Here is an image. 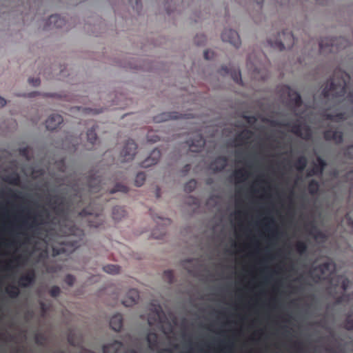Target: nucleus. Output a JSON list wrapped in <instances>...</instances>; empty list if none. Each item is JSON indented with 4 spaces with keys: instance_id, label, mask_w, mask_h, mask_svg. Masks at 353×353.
Returning <instances> with one entry per match:
<instances>
[{
    "instance_id": "obj_5",
    "label": "nucleus",
    "mask_w": 353,
    "mask_h": 353,
    "mask_svg": "<svg viewBox=\"0 0 353 353\" xmlns=\"http://www.w3.org/2000/svg\"><path fill=\"white\" fill-rule=\"evenodd\" d=\"M268 43L271 47L282 51L291 48L293 46L294 44V37L290 31L285 30L279 34V39L274 41L269 39Z\"/></svg>"
},
{
    "instance_id": "obj_19",
    "label": "nucleus",
    "mask_w": 353,
    "mask_h": 353,
    "mask_svg": "<svg viewBox=\"0 0 353 353\" xmlns=\"http://www.w3.org/2000/svg\"><path fill=\"white\" fill-rule=\"evenodd\" d=\"M35 273L34 270L28 272L24 275H22L18 281V284L20 287L26 288L34 283L35 281Z\"/></svg>"
},
{
    "instance_id": "obj_39",
    "label": "nucleus",
    "mask_w": 353,
    "mask_h": 353,
    "mask_svg": "<svg viewBox=\"0 0 353 353\" xmlns=\"http://www.w3.org/2000/svg\"><path fill=\"white\" fill-rule=\"evenodd\" d=\"M103 270L107 273L114 274L120 272V267L117 265H107L103 267Z\"/></svg>"
},
{
    "instance_id": "obj_12",
    "label": "nucleus",
    "mask_w": 353,
    "mask_h": 353,
    "mask_svg": "<svg viewBox=\"0 0 353 353\" xmlns=\"http://www.w3.org/2000/svg\"><path fill=\"white\" fill-rule=\"evenodd\" d=\"M65 199L58 195L52 196L50 198L49 203L54 213L58 216H62L65 213L64 205Z\"/></svg>"
},
{
    "instance_id": "obj_27",
    "label": "nucleus",
    "mask_w": 353,
    "mask_h": 353,
    "mask_svg": "<svg viewBox=\"0 0 353 353\" xmlns=\"http://www.w3.org/2000/svg\"><path fill=\"white\" fill-rule=\"evenodd\" d=\"M310 230L308 231L310 235H311L315 239H322L325 240L326 239L325 234L319 230L316 225L312 222L310 223Z\"/></svg>"
},
{
    "instance_id": "obj_35",
    "label": "nucleus",
    "mask_w": 353,
    "mask_h": 353,
    "mask_svg": "<svg viewBox=\"0 0 353 353\" xmlns=\"http://www.w3.org/2000/svg\"><path fill=\"white\" fill-rule=\"evenodd\" d=\"M319 183L317 181L312 179L311 180L307 186L308 192L311 195H316L319 191Z\"/></svg>"
},
{
    "instance_id": "obj_17",
    "label": "nucleus",
    "mask_w": 353,
    "mask_h": 353,
    "mask_svg": "<svg viewBox=\"0 0 353 353\" xmlns=\"http://www.w3.org/2000/svg\"><path fill=\"white\" fill-rule=\"evenodd\" d=\"M63 119L60 114H52L46 121V128L54 130L63 122Z\"/></svg>"
},
{
    "instance_id": "obj_32",
    "label": "nucleus",
    "mask_w": 353,
    "mask_h": 353,
    "mask_svg": "<svg viewBox=\"0 0 353 353\" xmlns=\"http://www.w3.org/2000/svg\"><path fill=\"white\" fill-rule=\"evenodd\" d=\"M126 214V212L123 207L116 206L112 210V218L114 220H120L124 217Z\"/></svg>"
},
{
    "instance_id": "obj_54",
    "label": "nucleus",
    "mask_w": 353,
    "mask_h": 353,
    "mask_svg": "<svg viewBox=\"0 0 353 353\" xmlns=\"http://www.w3.org/2000/svg\"><path fill=\"white\" fill-rule=\"evenodd\" d=\"M45 341V338L43 335L37 334L34 336V341L39 345H42L43 344V341Z\"/></svg>"
},
{
    "instance_id": "obj_36",
    "label": "nucleus",
    "mask_w": 353,
    "mask_h": 353,
    "mask_svg": "<svg viewBox=\"0 0 353 353\" xmlns=\"http://www.w3.org/2000/svg\"><path fill=\"white\" fill-rule=\"evenodd\" d=\"M233 176L235 181L239 183L245 180L248 176V172L243 169H239L234 171Z\"/></svg>"
},
{
    "instance_id": "obj_41",
    "label": "nucleus",
    "mask_w": 353,
    "mask_h": 353,
    "mask_svg": "<svg viewBox=\"0 0 353 353\" xmlns=\"http://www.w3.org/2000/svg\"><path fill=\"white\" fill-rule=\"evenodd\" d=\"M350 294L343 293L342 295L338 296L335 300V303L336 305H340L343 303H348L350 301Z\"/></svg>"
},
{
    "instance_id": "obj_46",
    "label": "nucleus",
    "mask_w": 353,
    "mask_h": 353,
    "mask_svg": "<svg viewBox=\"0 0 353 353\" xmlns=\"http://www.w3.org/2000/svg\"><path fill=\"white\" fill-rule=\"evenodd\" d=\"M5 194L12 199H19V196L14 190L11 189L8 190L7 192L0 191V197H3Z\"/></svg>"
},
{
    "instance_id": "obj_29",
    "label": "nucleus",
    "mask_w": 353,
    "mask_h": 353,
    "mask_svg": "<svg viewBox=\"0 0 353 353\" xmlns=\"http://www.w3.org/2000/svg\"><path fill=\"white\" fill-rule=\"evenodd\" d=\"M3 181L8 184L13 185H19L21 182L20 176L19 175L16 173L13 172L8 176H6Z\"/></svg>"
},
{
    "instance_id": "obj_60",
    "label": "nucleus",
    "mask_w": 353,
    "mask_h": 353,
    "mask_svg": "<svg viewBox=\"0 0 353 353\" xmlns=\"http://www.w3.org/2000/svg\"><path fill=\"white\" fill-rule=\"evenodd\" d=\"M345 219H346V221H347V224L348 226L350 227L351 230H352V234H353V220L352 219H351L350 216H349V214H347L345 216Z\"/></svg>"
},
{
    "instance_id": "obj_47",
    "label": "nucleus",
    "mask_w": 353,
    "mask_h": 353,
    "mask_svg": "<svg viewBox=\"0 0 353 353\" xmlns=\"http://www.w3.org/2000/svg\"><path fill=\"white\" fill-rule=\"evenodd\" d=\"M206 37L204 34H197L194 38V43L197 46H203L205 43Z\"/></svg>"
},
{
    "instance_id": "obj_30",
    "label": "nucleus",
    "mask_w": 353,
    "mask_h": 353,
    "mask_svg": "<svg viewBox=\"0 0 353 353\" xmlns=\"http://www.w3.org/2000/svg\"><path fill=\"white\" fill-rule=\"evenodd\" d=\"M146 340L150 349L153 350L158 346V335L157 333L149 332L147 335Z\"/></svg>"
},
{
    "instance_id": "obj_42",
    "label": "nucleus",
    "mask_w": 353,
    "mask_h": 353,
    "mask_svg": "<svg viewBox=\"0 0 353 353\" xmlns=\"http://www.w3.org/2000/svg\"><path fill=\"white\" fill-rule=\"evenodd\" d=\"M196 181L195 179H191L187 182L184 185V191L190 193L192 192L196 187Z\"/></svg>"
},
{
    "instance_id": "obj_4",
    "label": "nucleus",
    "mask_w": 353,
    "mask_h": 353,
    "mask_svg": "<svg viewBox=\"0 0 353 353\" xmlns=\"http://www.w3.org/2000/svg\"><path fill=\"white\" fill-rule=\"evenodd\" d=\"M271 124L274 126L290 128V131L292 133L305 140H309L312 137V132L310 128L308 125L303 126L299 122L291 123L290 122H279L277 121H272Z\"/></svg>"
},
{
    "instance_id": "obj_38",
    "label": "nucleus",
    "mask_w": 353,
    "mask_h": 353,
    "mask_svg": "<svg viewBox=\"0 0 353 353\" xmlns=\"http://www.w3.org/2000/svg\"><path fill=\"white\" fill-rule=\"evenodd\" d=\"M6 293L10 298L15 299L19 295V290L16 285H11L6 288Z\"/></svg>"
},
{
    "instance_id": "obj_58",
    "label": "nucleus",
    "mask_w": 353,
    "mask_h": 353,
    "mask_svg": "<svg viewBox=\"0 0 353 353\" xmlns=\"http://www.w3.org/2000/svg\"><path fill=\"white\" fill-rule=\"evenodd\" d=\"M65 250L63 248H61L60 249H58V248H53L52 249V255L54 256H58L59 254H61V253H63L65 252Z\"/></svg>"
},
{
    "instance_id": "obj_61",
    "label": "nucleus",
    "mask_w": 353,
    "mask_h": 353,
    "mask_svg": "<svg viewBox=\"0 0 353 353\" xmlns=\"http://www.w3.org/2000/svg\"><path fill=\"white\" fill-rule=\"evenodd\" d=\"M190 169H191V165L190 164H186L183 168L181 172L185 175L190 170Z\"/></svg>"
},
{
    "instance_id": "obj_24",
    "label": "nucleus",
    "mask_w": 353,
    "mask_h": 353,
    "mask_svg": "<svg viewBox=\"0 0 353 353\" xmlns=\"http://www.w3.org/2000/svg\"><path fill=\"white\" fill-rule=\"evenodd\" d=\"M139 299V292L135 289H132L129 290L127 298L122 303L125 306L130 307L134 305Z\"/></svg>"
},
{
    "instance_id": "obj_20",
    "label": "nucleus",
    "mask_w": 353,
    "mask_h": 353,
    "mask_svg": "<svg viewBox=\"0 0 353 353\" xmlns=\"http://www.w3.org/2000/svg\"><path fill=\"white\" fill-rule=\"evenodd\" d=\"M28 218L32 219L31 222L30 223H28L26 219H23L21 220V226H25V227L28 228L34 229L38 225H42V224H43L45 223L44 219H43L41 214H38L37 216H32V217L30 216H28Z\"/></svg>"
},
{
    "instance_id": "obj_56",
    "label": "nucleus",
    "mask_w": 353,
    "mask_h": 353,
    "mask_svg": "<svg viewBox=\"0 0 353 353\" xmlns=\"http://www.w3.org/2000/svg\"><path fill=\"white\" fill-rule=\"evenodd\" d=\"M161 230V232H160L159 234H157L155 230L153 231L152 236H154V238H155V239H161L165 234V228L163 226H162Z\"/></svg>"
},
{
    "instance_id": "obj_2",
    "label": "nucleus",
    "mask_w": 353,
    "mask_h": 353,
    "mask_svg": "<svg viewBox=\"0 0 353 353\" xmlns=\"http://www.w3.org/2000/svg\"><path fill=\"white\" fill-rule=\"evenodd\" d=\"M350 80V75L345 71L336 70L333 77L327 83L322 90V95L329 99H337L343 97L346 93L347 83Z\"/></svg>"
},
{
    "instance_id": "obj_28",
    "label": "nucleus",
    "mask_w": 353,
    "mask_h": 353,
    "mask_svg": "<svg viewBox=\"0 0 353 353\" xmlns=\"http://www.w3.org/2000/svg\"><path fill=\"white\" fill-rule=\"evenodd\" d=\"M122 346L121 342L115 341L114 343L103 346V353H117Z\"/></svg>"
},
{
    "instance_id": "obj_48",
    "label": "nucleus",
    "mask_w": 353,
    "mask_h": 353,
    "mask_svg": "<svg viewBox=\"0 0 353 353\" xmlns=\"http://www.w3.org/2000/svg\"><path fill=\"white\" fill-rule=\"evenodd\" d=\"M49 293L52 297L56 298L60 294L61 289L59 287L54 285L50 288Z\"/></svg>"
},
{
    "instance_id": "obj_49",
    "label": "nucleus",
    "mask_w": 353,
    "mask_h": 353,
    "mask_svg": "<svg viewBox=\"0 0 353 353\" xmlns=\"http://www.w3.org/2000/svg\"><path fill=\"white\" fill-rule=\"evenodd\" d=\"M19 154L21 157L30 160V150L28 147L22 148L19 150Z\"/></svg>"
},
{
    "instance_id": "obj_10",
    "label": "nucleus",
    "mask_w": 353,
    "mask_h": 353,
    "mask_svg": "<svg viewBox=\"0 0 353 353\" xmlns=\"http://www.w3.org/2000/svg\"><path fill=\"white\" fill-rule=\"evenodd\" d=\"M186 143L189 146V149L191 152H199L204 147L205 141L199 131L196 132L194 134V138L192 139L188 140Z\"/></svg>"
},
{
    "instance_id": "obj_6",
    "label": "nucleus",
    "mask_w": 353,
    "mask_h": 353,
    "mask_svg": "<svg viewBox=\"0 0 353 353\" xmlns=\"http://www.w3.org/2000/svg\"><path fill=\"white\" fill-rule=\"evenodd\" d=\"M345 39L342 37L339 38H325L321 39L319 42V51L322 54L332 53L339 50L345 46H342V42Z\"/></svg>"
},
{
    "instance_id": "obj_26",
    "label": "nucleus",
    "mask_w": 353,
    "mask_h": 353,
    "mask_svg": "<svg viewBox=\"0 0 353 353\" xmlns=\"http://www.w3.org/2000/svg\"><path fill=\"white\" fill-rule=\"evenodd\" d=\"M152 312L154 313V317L152 318L151 316H149L148 323L150 325H153L154 322L161 321V316L163 314V310L160 305H152Z\"/></svg>"
},
{
    "instance_id": "obj_64",
    "label": "nucleus",
    "mask_w": 353,
    "mask_h": 353,
    "mask_svg": "<svg viewBox=\"0 0 353 353\" xmlns=\"http://www.w3.org/2000/svg\"><path fill=\"white\" fill-rule=\"evenodd\" d=\"M68 235H75L76 234V228L74 227H71L69 229V232L68 233Z\"/></svg>"
},
{
    "instance_id": "obj_44",
    "label": "nucleus",
    "mask_w": 353,
    "mask_h": 353,
    "mask_svg": "<svg viewBox=\"0 0 353 353\" xmlns=\"http://www.w3.org/2000/svg\"><path fill=\"white\" fill-rule=\"evenodd\" d=\"M145 181V174L143 172H139L135 178L134 183L137 187L141 186Z\"/></svg>"
},
{
    "instance_id": "obj_50",
    "label": "nucleus",
    "mask_w": 353,
    "mask_h": 353,
    "mask_svg": "<svg viewBox=\"0 0 353 353\" xmlns=\"http://www.w3.org/2000/svg\"><path fill=\"white\" fill-rule=\"evenodd\" d=\"M64 281L70 286H72L75 282V277L72 274H67L64 279Z\"/></svg>"
},
{
    "instance_id": "obj_8",
    "label": "nucleus",
    "mask_w": 353,
    "mask_h": 353,
    "mask_svg": "<svg viewBox=\"0 0 353 353\" xmlns=\"http://www.w3.org/2000/svg\"><path fill=\"white\" fill-rule=\"evenodd\" d=\"M86 182L87 188L90 192L97 193L105 189L103 185L105 183L100 176L89 174L87 177Z\"/></svg>"
},
{
    "instance_id": "obj_7",
    "label": "nucleus",
    "mask_w": 353,
    "mask_h": 353,
    "mask_svg": "<svg viewBox=\"0 0 353 353\" xmlns=\"http://www.w3.org/2000/svg\"><path fill=\"white\" fill-rule=\"evenodd\" d=\"M280 92L282 96H288L289 98L288 105L292 109L295 110L302 105L303 101L301 95L289 85L282 86Z\"/></svg>"
},
{
    "instance_id": "obj_18",
    "label": "nucleus",
    "mask_w": 353,
    "mask_h": 353,
    "mask_svg": "<svg viewBox=\"0 0 353 353\" xmlns=\"http://www.w3.org/2000/svg\"><path fill=\"white\" fill-rule=\"evenodd\" d=\"M161 154L160 150L157 149L153 150L150 156L141 163V166L143 168H148L157 164L161 158Z\"/></svg>"
},
{
    "instance_id": "obj_3",
    "label": "nucleus",
    "mask_w": 353,
    "mask_h": 353,
    "mask_svg": "<svg viewBox=\"0 0 353 353\" xmlns=\"http://www.w3.org/2000/svg\"><path fill=\"white\" fill-rule=\"evenodd\" d=\"M94 201L83 208L79 215L85 219L90 227L99 228L104 222V216L102 213L103 208L101 205L94 207Z\"/></svg>"
},
{
    "instance_id": "obj_31",
    "label": "nucleus",
    "mask_w": 353,
    "mask_h": 353,
    "mask_svg": "<svg viewBox=\"0 0 353 353\" xmlns=\"http://www.w3.org/2000/svg\"><path fill=\"white\" fill-rule=\"evenodd\" d=\"M325 118L327 120L334 122L344 121L347 119L345 112H339L336 114H326Z\"/></svg>"
},
{
    "instance_id": "obj_14",
    "label": "nucleus",
    "mask_w": 353,
    "mask_h": 353,
    "mask_svg": "<svg viewBox=\"0 0 353 353\" xmlns=\"http://www.w3.org/2000/svg\"><path fill=\"white\" fill-rule=\"evenodd\" d=\"M254 133L250 130H244L238 133L234 140L235 146H241L247 144L249 141L252 138Z\"/></svg>"
},
{
    "instance_id": "obj_52",
    "label": "nucleus",
    "mask_w": 353,
    "mask_h": 353,
    "mask_svg": "<svg viewBox=\"0 0 353 353\" xmlns=\"http://www.w3.org/2000/svg\"><path fill=\"white\" fill-rule=\"evenodd\" d=\"M148 141L152 143H155L160 140V137L158 135H152V132H148L147 135Z\"/></svg>"
},
{
    "instance_id": "obj_57",
    "label": "nucleus",
    "mask_w": 353,
    "mask_h": 353,
    "mask_svg": "<svg viewBox=\"0 0 353 353\" xmlns=\"http://www.w3.org/2000/svg\"><path fill=\"white\" fill-rule=\"evenodd\" d=\"M83 111L85 113H89V114L92 113L93 114H99L100 112H103L102 109L98 110V109H92V108H84Z\"/></svg>"
},
{
    "instance_id": "obj_15",
    "label": "nucleus",
    "mask_w": 353,
    "mask_h": 353,
    "mask_svg": "<svg viewBox=\"0 0 353 353\" xmlns=\"http://www.w3.org/2000/svg\"><path fill=\"white\" fill-rule=\"evenodd\" d=\"M323 138L326 141H333L336 144H341L343 141V133L341 131L327 130L323 132Z\"/></svg>"
},
{
    "instance_id": "obj_23",
    "label": "nucleus",
    "mask_w": 353,
    "mask_h": 353,
    "mask_svg": "<svg viewBox=\"0 0 353 353\" xmlns=\"http://www.w3.org/2000/svg\"><path fill=\"white\" fill-rule=\"evenodd\" d=\"M65 24V19L61 18L59 15L52 14L51 15L47 21V25L49 27L61 28Z\"/></svg>"
},
{
    "instance_id": "obj_59",
    "label": "nucleus",
    "mask_w": 353,
    "mask_h": 353,
    "mask_svg": "<svg viewBox=\"0 0 353 353\" xmlns=\"http://www.w3.org/2000/svg\"><path fill=\"white\" fill-rule=\"evenodd\" d=\"M28 82L32 84L33 86H38L40 84L39 78H29Z\"/></svg>"
},
{
    "instance_id": "obj_40",
    "label": "nucleus",
    "mask_w": 353,
    "mask_h": 353,
    "mask_svg": "<svg viewBox=\"0 0 353 353\" xmlns=\"http://www.w3.org/2000/svg\"><path fill=\"white\" fill-rule=\"evenodd\" d=\"M129 190V188L123 184L117 183L114 187L110 190V194H114L117 192H121L123 193H127Z\"/></svg>"
},
{
    "instance_id": "obj_55",
    "label": "nucleus",
    "mask_w": 353,
    "mask_h": 353,
    "mask_svg": "<svg viewBox=\"0 0 353 353\" xmlns=\"http://www.w3.org/2000/svg\"><path fill=\"white\" fill-rule=\"evenodd\" d=\"M203 56L206 60H210L214 57V52L212 50H207L204 51Z\"/></svg>"
},
{
    "instance_id": "obj_11",
    "label": "nucleus",
    "mask_w": 353,
    "mask_h": 353,
    "mask_svg": "<svg viewBox=\"0 0 353 353\" xmlns=\"http://www.w3.org/2000/svg\"><path fill=\"white\" fill-rule=\"evenodd\" d=\"M221 39L224 42H228L236 48L241 45V39L238 32L232 29H225L221 34Z\"/></svg>"
},
{
    "instance_id": "obj_63",
    "label": "nucleus",
    "mask_w": 353,
    "mask_h": 353,
    "mask_svg": "<svg viewBox=\"0 0 353 353\" xmlns=\"http://www.w3.org/2000/svg\"><path fill=\"white\" fill-rule=\"evenodd\" d=\"M40 307L43 314H45L47 312L46 305L43 302H40Z\"/></svg>"
},
{
    "instance_id": "obj_62",
    "label": "nucleus",
    "mask_w": 353,
    "mask_h": 353,
    "mask_svg": "<svg viewBox=\"0 0 353 353\" xmlns=\"http://www.w3.org/2000/svg\"><path fill=\"white\" fill-rule=\"evenodd\" d=\"M347 100L349 103L353 105V92H350L347 95Z\"/></svg>"
},
{
    "instance_id": "obj_37",
    "label": "nucleus",
    "mask_w": 353,
    "mask_h": 353,
    "mask_svg": "<svg viewBox=\"0 0 353 353\" xmlns=\"http://www.w3.org/2000/svg\"><path fill=\"white\" fill-rule=\"evenodd\" d=\"M295 250L300 254H305L307 250V243L301 241H297L295 244Z\"/></svg>"
},
{
    "instance_id": "obj_21",
    "label": "nucleus",
    "mask_w": 353,
    "mask_h": 353,
    "mask_svg": "<svg viewBox=\"0 0 353 353\" xmlns=\"http://www.w3.org/2000/svg\"><path fill=\"white\" fill-rule=\"evenodd\" d=\"M317 164H314L313 168L307 173L308 176L322 175L327 163L321 157L316 158Z\"/></svg>"
},
{
    "instance_id": "obj_13",
    "label": "nucleus",
    "mask_w": 353,
    "mask_h": 353,
    "mask_svg": "<svg viewBox=\"0 0 353 353\" xmlns=\"http://www.w3.org/2000/svg\"><path fill=\"white\" fill-rule=\"evenodd\" d=\"M219 73L222 75H230L234 82L239 85L243 84L241 72L239 68H231L228 66H222L219 70Z\"/></svg>"
},
{
    "instance_id": "obj_34",
    "label": "nucleus",
    "mask_w": 353,
    "mask_h": 353,
    "mask_svg": "<svg viewBox=\"0 0 353 353\" xmlns=\"http://www.w3.org/2000/svg\"><path fill=\"white\" fill-rule=\"evenodd\" d=\"M307 161L305 157H299L294 163V167L298 171H303L307 166Z\"/></svg>"
},
{
    "instance_id": "obj_43",
    "label": "nucleus",
    "mask_w": 353,
    "mask_h": 353,
    "mask_svg": "<svg viewBox=\"0 0 353 353\" xmlns=\"http://www.w3.org/2000/svg\"><path fill=\"white\" fill-rule=\"evenodd\" d=\"M344 327L347 330H353V317L351 313L347 315L346 319L344 321Z\"/></svg>"
},
{
    "instance_id": "obj_53",
    "label": "nucleus",
    "mask_w": 353,
    "mask_h": 353,
    "mask_svg": "<svg viewBox=\"0 0 353 353\" xmlns=\"http://www.w3.org/2000/svg\"><path fill=\"white\" fill-rule=\"evenodd\" d=\"M243 118L247 121L249 124H254L256 122L257 119L255 116H248V115H243Z\"/></svg>"
},
{
    "instance_id": "obj_9",
    "label": "nucleus",
    "mask_w": 353,
    "mask_h": 353,
    "mask_svg": "<svg viewBox=\"0 0 353 353\" xmlns=\"http://www.w3.org/2000/svg\"><path fill=\"white\" fill-rule=\"evenodd\" d=\"M137 149L136 143L132 139L128 140L121 152V161L125 162L132 160L136 154Z\"/></svg>"
},
{
    "instance_id": "obj_45",
    "label": "nucleus",
    "mask_w": 353,
    "mask_h": 353,
    "mask_svg": "<svg viewBox=\"0 0 353 353\" xmlns=\"http://www.w3.org/2000/svg\"><path fill=\"white\" fill-rule=\"evenodd\" d=\"M163 279L168 283H172L174 279L173 271L170 270H165L163 272Z\"/></svg>"
},
{
    "instance_id": "obj_25",
    "label": "nucleus",
    "mask_w": 353,
    "mask_h": 353,
    "mask_svg": "<svg viewBox=\"0 0 353 353\" xmlns=\"http://www.w3.org/2000/svg\"><path fill=\"white\" fill-rule=\"evenodd\" d=\"M110 327L116 331L119 332L123 327V316L121 314H117L112 316L110 321Z\"/></svg>"
},
{
    "instance_id": "obj_16",
    "label": "nucleus",
    "mask_w": 353,
    "mask_h": 353,
    "mask_svg": "<svg viewBox=\"0 0 353 353\" xmlns=\"http://www.w3.org/2000/svg\"><path fill=\"white\" fill-rule=\"evenodd\" d=\"M228 165V158L219 156L215 158L210 163V168L215 172L223 171Z\"/></svg>"
},
{
    "instance_id": "obj_22",
    "label": "nucleus",
    "mask_w": 353,
    "mask_h": 353,
    "mask_svg": "<svg viewBox=\"0 0 353 353\" xmlns=\"http://www.w3.org/2000/svg\"><path fill=\"white\" fill-rule=\"evenodd\" d=\"M181 118V115H179L176 112H163L160 114L155 116L153 119L155 123H161L172 119H178Z\"/></svg>"
},
{
    "instance_id": "obj_1",
    "label": "nucleus",
    "mask_w": 353,
    "mask_h": 353,
    "mask_svg": "<svg viewBox=\"0 0 353 353\" xmlns=\"http://www.w3.org/2000/svg\"><path fill=\"white\" fill-rule=\"evenodd\" d=\"M335 269V263L332 261H328L314 267L311 274L313 275L314 281H327L336 288L340 286L343 290L345 291L348 288L350 281L343 275L335 276L334 275Z\"/></svg>"
},
{
    "instance_id": "obj_33",
    "label": "nucleus",
    "mask_w": 353,
    "mask_h": 353,
    "mask_svg": "<svg viewBox=\"0 0 353 353\" xmlns=\"http://www.w3.org/2000/svg\"><path fill=\"white\" fill-rule=\"evenodd\" d=\"M97 125H94L92 126L91 129L88 130L87 132V139L88 141L93 145L97 141V135L96 134V128Z\"/></svg>"
},
{
    "instance_id": "obj_51",
    "label": "nucleus",
    "mask_w": 353,
    "mask_h": 353,
    "mask_svg": "<svg viewBox=\"0 0 353 353\" xmlns=\"http://www.w3.org/2000/svg\"><path fill=\"white\" fill-rule=\"evenodd\" d=\"M344 156L349 159H353V144L346 148Z\"/></svg>"
}]
</instances>
